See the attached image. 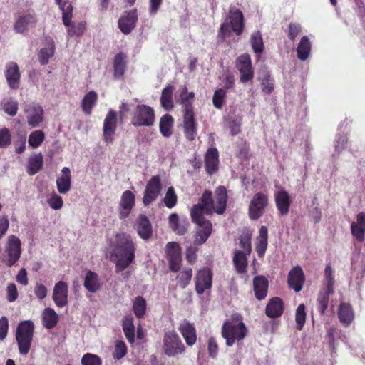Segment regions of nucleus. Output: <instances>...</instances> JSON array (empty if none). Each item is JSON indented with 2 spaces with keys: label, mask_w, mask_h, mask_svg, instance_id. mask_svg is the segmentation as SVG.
Wrapping results in <instances>:
<instances>
[{
  "label": "nucleus",
  "mask_w": 365,
  "mask_h": 365,
  "mask_svg": "<svg viewBox=\"0 0 365 365\" xmlns=\"http://www.w3.org/2000/svg\"><path fill=\"white\" fill-rule=\"evenodd\" d=\"M43 325L46 329L55 327L58 322V316L52 308H46L42 314Z\"/></svg>",
  "instance_id": "nucleus-43"
},
{
  "label": "nucleus",
  "mask_w": 365,
  "mask_h": 365,
  "mask_svg": "<svg viewBox=\"0 0 365 365\" xmlns=\"http://www.w3.org/2000/svg\"><path fill=\"white\" fill-rule=\"evenodd\" d=\"M179 91V103L182 106V114L195 113L193 106L195 93L192 91L188 92L186 86H180Z\"/></svg>",
  "instance_id": "nucleus-23"
},
{
  "label": "nucleus",
  "mask_w": 365,
  "mask_h": 365,
  "mask_svg": "<svg viewBox=\"0 0 365 365\" xmlns=\"http://www.w3.org/2000/svg\"><path fill=\"white\" fill-rule=\"evenodd\" d=\"M136 226L138 234L142 239L148 240L151 237L153 232L152 226L146 215H139Z\"/></svg>",
  "instance_id": "nucleus-35"
},
{
  "label": "nucleus",
  "mask_w": 365,
  "mask_h": 365,
  "mask_svg": "<svg viewBox=\"0 0 365 365\" xmlns=\"http://www.w3.org/2000/svg\"><path fill=\"white\" fill-rule=\"evenodd\" d=\"M34 333V324L31 320L20 322L16 329V340L19 354L26 355L31 349Z\"/></svg>",
  "instance_id": "nucleus-3"
},
{
  "label": "nucleus",
  "mask_w": 365,
  "mask_h": 365,
  "mask_svg": "<svg viewBox=\"0 0 365 365\" xmlns=\"http://www.w3.org/2000/svg\"><path fill=\"white\" fill-rule=\"evenodd\" d=\"M311 51V43L309 38L307 36H304L299 43L297 48V56L302 61H305Z\"/></svg>",
  "instance_id": "nucleus-47"
},
{
  "label": "nucleus",
  "mask_w": 365,
  "mask_h": 365,
  "mask_svg": "<svg viewBox=\"0 0 365 365\" xmlns=\"http://www.w3.org/2000/svg\"><path fill=\"white\" fill-rule=\"evenodd\" d=\"M269 282L264 276H257L253 279L255 296L258 300L265 299L267 295Z\"/></svg>",
  "instance_id": "nucleus-31"
},
{
  "label": "nucleus",
  "mask_w": 365,
  "mask_h": 365,
  "mask_svg": "<svg viewBox=\"0 0 365 365\" xmlns=\"http://www.w3.org/2000/svg\"><path fill=\"white\" fill-rule=\"evenodd\" d=\"M338 317L344 327H349L355 317L352 306L349 303L341 302L339 307Z\"/></svg>",
  "instance_id": "nucleus-30"
},
{
  "label": "nucleus",
  "mask_w": 365,
  "mask_h": 365,
  "mask_svg": "<svg viewBox=\"0 0 365 365\" xmlns=\"http://www.w3.org/2000/svg\"><path fill=\"white\" fill-rule=\"evenodd\" d=\"M334 293V290L330 292L327 289L324 288L320 291L317 297V309L321 315H323L328 307L329 302V296Z\"/></svg>",
  "instance_id": "nucleus-45"
},
{
  "label": "nucleus",
  "mask_w": 365,
  "mask_h": 365,
  "mask_svg": "<svg viewBox=\"0 0 365 365\" xmlns=\"http://www.w3.org/2000/svg\"><path fill=\"white\" fill-rule=\"evenodd\" d=\"M128 352V348L125 343L122 340H117L115 344L113 356L116 360L123 358Z\"/></svg>",
  "instance_id": "nucleus-58"
},
{
  "label": "nucleus",
  "mask_w": 365,
  "mask_h": 365,
  "mask_svg": "<svg viewBox=\"0 0 365 365\" xmlns=\"http://www.w3.org/2000/svg\"><path fill=\"white\" fill-rule=\"evenodd\" d=\"M44 139V133L41 130H36L29 135V145L33 148H38L43 142Z\"/></svg>",
  "instance_id": "nucleus-54"
},
{
  "label": "nucleus",
  "mask_w": 365,
  "mask_h": 365,
  "mask_svg": "<svg viewBox=\"0 0 365 365\" xmlns=\"http://www.w3.org/2000/svg\"><path fill=\"white\" fill-rule=\"evenodd\" d=\"M174 86L168 84L164 88L161 93L160 104L166 110H170L173 108V94Z\"/></svg>",
  "instance_id": "nucleus-41"
},
{
  "label": "nucleus",
  "mask_w": 365,
  "mask_h": 365,
  "mask_svg": "<svg viewBox=\"0 0 365 365\" xmlns=\"http://www.w3.org/2000/svg\"><path fill=\"white\" fill-rule=\"evenodd\" d=\"M207 215V209L201 204L194 205L190 211V216L194 223L199 225L209 221L206 220L204 215Z\"/></svg>",
  "instance_id": "nucleus-44"
},
{
  "label": "nucleus",
  "mask_w": 365,
  "mask_h": 365,
  "mask_svg": "<svg viewBox=\"0 0 365 365\" xmlns=\"http://www.w3.org/2000/svg\"><path fill=\"white\" fill-rule=\"evenodd\" d=\"M43 156L41 153L35 155L30 158L28 162L27 172L29 175H33L37 173L42 168Z\"/></svg>",
  "instance_id": "nucleus-48"
},
{
  "label": "nucleus",
  "mask_w": 365,
  "mask_h": 365,
  "mask_svg": "<svg viewBox=\"0 0 365 365\" xmlns=\"http://www.w3.org/2000/svg\"><path fill=\"white\" fill-rule=\"evenodd\" d=\"M49 206L53 210H60L63 205V199L61 196L57 195L55 192H53L50 197L47 200Z\"/></svg>",
  "instance_id": "nucleus-64"
},
{
  "label": "nucleus",
  "mask_w": 365,
  "mask_h": 365,
  "mask_svg": "<svg viewBox=\"0 0 365 365\" xmlns=\"http://www.w3.org/2000/svg\"><path fill=\"white\" fill-rule=\"evenodd\" d=\"M333 273L334 272L331 264H327L324 269V279L326 281L325 289H327L330 292L334 290V278Z\"/></svg>",
  "instance_id": "nucleus-61"
},
{
  "label": "nucleus",
  "mask_w": 365,
  "mask_h": 365,
  "mask_svg": "<svg viewBox=\"0 0 365 365\" xmlns=\"http://www.w3.org/2000/svg\"><path fill=\"white\" fill-rule=\"evenodd\" d=\"M163 200L166 207L169 209H171L176 205L178 202V196L173 187L170 186L168 188Z\"/></svg>",
  "instance_id": "nucleus-56"
},
{
  "label": "nucleus",
  "mask_w": 365,
  "mask_h": 365,
  "mask_svg": "<svg viewBox=\"0 0 365 365\" xmlns=\"http://www.w3.org/2000/svg\"><path fill=\"white\" fill-rule=\"evenodd\" d=\"M56 187L59 193L66 194L71 187V175L69 168L61 170V175L56 179Z\"/></svg>",
  "instance_id": "nucleus-33"
},
{
  "label": "nucleus",
  "mask_w": 365,
  "mask_h": 365,
  "mask_svg": "<svg viewBox=\"0 0 365 365\" xmlns=\"http://www.w3.org/2000/svg\"><path fill=\"white\" fill-rule=\"evenodd\" d=\"M247 334L248 329L240 314H232L222 325L221 335L225 339L226 346L228 347L232 346L236 342L242 341Z\"/></svg>",
  "instance_id": "nucleus-2"
},
{
  "label": "nucleus",
  "mask_w": 365,
  "mask_h": 365,
  "mask_svg": "<svg viewBox=\"0 0 365 365\" xmlns=\"http://www.w3.org/2000/svg\"><path fill=\"white\" fill-rule=\"evenodd\" d=\"M2 110L9 115L14 116L18 111V102L13 99H4L1 103Z\"/></svg>",
  "instance_id": "nucleus-52"
},
{
  "label": "nucleus",
  "mask_w": 365,
  "mask_h": 365,
  "mask_svg": "<svg viewBox=\"0 0 365 365\" xmlns=\"http://www.w3.org/2000/svg\"><path fill=\"white\" fill-rule=\"evenodd\" d=\"M174 118L170 114L163 115L159 123L160 132L163 137L169 138L173 134Z\"/></svg>",
  "instance_id": "nucleus-38"
},
{
  "label": "nucleus",
  "mask_w": 365,
  "mask_h": 365,
  "mask_svg": "<svg viewBox=\"0 0 365 365\" xmlns=\"http://www.w3.org/2000/svg\"><path fill=\"white\" fill-rule=\"evenodd\" d=\"M304 280V272L300 266H296L289 271L287 277V283L289 287L296 292H299L302 289Z\"/></svg>",
  "instance_id": "nucleus-18"
},
{
  "label": "nucleus",
  "mask_w": 365,
  "mask_h": 365,
  "mask_svg": "<svg viewBox=\"0 0 365 365\" xmlns=\"http://www.w3.org/2000/svg\"><path fill=\"white\" fill-rule=\"evenodd\" d=\"M61 10L63 11V22L66 26H68L71 24L72 18L73 6L71 3L68 1H63L57 3Z\"/></svg>",
  "instance_id": "nucleus-50"
},
{
  "label": "nucleus",
  "mask_w": 365,
  "mask_h": 365,
  "mask_svg": "<svg viewBox=\"0 0 365 365\" xmlns=\"http://www.w3.org/2000/svg\"><path fill=\"white\" fill-rule=\"evenodd\" d=\"M82 365H102V359L96 354L86 353L81 358Z\"/></svg>",
  "instance_id": "nucleus-63"
},
{
  "label": "nucleus",
  "mask_w": 365,
  "mask_h": 365,
  "mask_svg": "<svg viewBox=\"0 0 365 365\" xmlns=\"http://www.w3.org/2000/svg\"><path fill=\"white\" fill-rule=\"evenodd\" d=\"M138 19V16L136 9L125 11L118 20V28L123 34H129L136 26Z\"/></svg>",
  "instance_id": "nucleus-13"
},
{
  "label": "nucleus",
  "mask_w": 365,
  "mask_h": 365,
  "mask_svg": "<svg viewBox=\"0 0 365 365\" xmlns=\"http://www.w3.org/2000/svg\"><path fill=\"white\" fill-rule=\"evenodd\" d=\"M284 306L282 299L274 297L269 299L265 309V314L269 318H277L284 312Z\"/></svg>",
  "instance_id": "nucleus-28"
},
{
  "label": "nucleus",
  "mask_w": 365,
  "mask_h": 365,
  "mask_svg": "<svg viewBox=\"0 0 365 365\" xmlns=\"http://www.w3.org/2000/svg\"><path fill=\"white\" fill-rule=\"evenodd\" d=\"M127 56L123 52L117 53L113 60V76L115 78H120L124 75L126 67Z\"/></svg>",
  "instance_id": "nucleus-37"
},
{
  "label": "nucleus",
  "mask_w": 365,
  "mask_h": 365,
  "mask_svg": "<svg viewBox=\"0 0 365 365\" xmlns=\"http://www.w3.org/2000/svg\"><path fill=\"white\" fill-rule=\"evenodd\" d=\"M163 186L159 175H153L148 181L143 192V203L148 206L155 202L160 195Z\"/></svg>",
  "instance_id": "nucleus-8"
},
{
  "label": "nucleus",
  "mask_w": 365,
  "mask_h": 365,
  "mask_svg": "<svg viewBox=\"0 0 365 365\" xmlns=\"http://www.w3.org/2000/svg\"><path fill=\"white\" fill-rule=\"evenodd\" d=\"M269 205L268 195L265 192H259L255 193L250 200L248 215L250 220H257L264 213Z\"/></svg>",
  "instance_id": "nucleus-5"
},
{
  "label": "nucleus",
  "mask_w": 365,
  "mask_h": 365,
  "mask_svg": "<svg viewBox=\"0 0 365 365\" xmlns=\"http://www.w3.org/2000/svg\"><path fill=\"white\" fill-rule=\"evenodd\" d=\"M135 197L130 190L123 192L120 201L119 217L121 220L127 218L135 206Z\"/></svg>",
  "instance_id": "nucleus-19"
},
{
  "label": "nucleus",
  "mask_w": 365,
  "mask_h": 365,
  "mask_svg": "<svg viewBox=\"0 0 365 365\" xmlns=\"http://www.w3.org/2000/svg\"><path fill=\"white\" fill-rule=\"evenodd\" d=\"M115 238L112 256L116 258V271L122 272L133 262L136 248L131 237L125 233L117 234Z\"/></svg>",
  "instance_id": "nucleus-1"
},
{
  "label": "nucleus",
  "mask_w": 365,
  "mask_h": 365,
  "mask_svg": "<svg viewBox=\"0 0 365 365\" xmlns=\"http://www.w3.org/2000/svg\"><path fill=\"white\" fill-rule=\"evenodd\" d=\"M117 125V113L113 110H110L106 115L103 125V138L107 145L113 143Z\"/></svg>",
  "instance_id": "nucleus-10"
},
{
  "label": "nucleus",
  "mask_w": 365,
  "mask_h": 365,
  "mask_svg": "<svg viewBox=\"0 0 365 365\" xmlns=\"http://www.w3.org/2000/svg\"><path fill=\"white\" fill-rule=\"evenodd\" d=\"M351 235L359 242H363L365 240V212H361L356 216V222L351 224Z\"/></svg>",
  "instance_id": "nucleus-25"
},
{
  "label": "nucleus",
  "mask_w": 365,
  "mask_h": 365,
  "mask_svg": "<svg viewBox=\"0 0 365 365\" xmlns=\"http://www.w3.org/2000/svg\"><path fill=\"white\" fill-rule=\"evenodd\" d=\"M187 346H193L197 341V331L194 324L187 321L181 323L178 328Z\"/></svg>",
  "instance_id": "nucleus-27"
},
{
  "label": "nucleus",
  "mask_w": 365,
  "mask_h": 365,
  "mask_svg": "<svg viewBox=\"0 0 365 365\" xmlns=\"http://www.w3.org/2000/svg\"><path fill=\"white\" fill-rule=\"evenodd\" d=\"M195 290L198 294H202L206 289L212 287V272L210 269L204 267L200 269L195 277Z\"/></svg>",
  "instance_id": "nucleus-12"
},
{
  "label": "nucleus",
  "mask_w": 365,
  "mask_h": 365,
  "mask_svg": "<svg viewBox=\"0 0 365 365\" xmlns=\"http://www.w3.org/2000/svg\"><path fill=\"white\" fill-rule=\"evenodd\" d=\"M12 142V136L11 132L7 128L0 129V148H7L11 145Z\"/></svg>",
  "instance_id": "nucleus-60"
},
{
  "label": "nucleus",
  "mask_w": 365,
  "mask_h": 365,
  "mask_svg": "<svg viewBox=\"0 0 365 365\" xmlns=\"http://www.w3.org/2000/svg\"><path fill=\"white\" fill-rule=\"evenodd\" d=\"M24 112L26 113L27 123L32 128L40 125L43 120V108L37 104H29L26 106Z\"/></svg>",
  "instance_id": "nucleus-15"
},
{
  "label": "nucleus",
  "mask_w": 365,
  "mask_h": 365,
  "mask_svg": "<svg viewBox=\"0 0 365 365\" xmlns=\"http://www.w3.org/2000/svg\"><path fill=\"white\" fill-rule=\"evenodd\" d=\"M37 21L36 14L34 12H28L17 18L14 25V29L16 33L24 34L27 31L28 26H35Z\"/></svg>",
  "instance_id": "nucleus-22"
},
{
  "label": "nucleus",
  "mask_w": 365,
  "mask_h": 365,
  "mask_svg": "<svg viewBox=\"0 0 365 365\" xmlns=\"http://www.w3.org/2000/svg\"><path fill=\"white\" fill-rule=\"evenodd\" d=\"M163 350L169 357L182 354L185 349L178 334L175 331L166 332L163 337Z\"/></svg>",
  "instance_id": "nucleus-7"
},
{
  "label": "nucleus",
  "mask_w": 365,
  "mask_h": 365,
  "mask_svg": "<svg viewBox=\"0 0 365 365\" xmlns=\"http://www.w3.org/2000/svg\"><path fill=\"white\" fill-rule=\"evenodd\" d=\"M235 68L240 72V81L242 83H252L255 72L251 57L248 53H242L236 58Z\"/></svg>",
  "instance_id": "nucleus-6"
},
{
  "label": "nucleus",
  "mask_w": 365,
  "mask_h": 365,
  "mask_svg": "<svg viewBox=\"0 0 365 365\" xmlns=\"http://www.w3.org/2000/svg\"><path fill=\"white\" fill-rule=\"evenodd\" d=\"M169 225L177 235H183L187 232L190 222L187 219L180 220L176 213H173L169 216Z\"/></svg>",
  "instance_id": "nucleus-32"
},
{
  "label": "nucleus",
  "mask_w": 365,
  "mask_h": 365,
  "mask_svg": "<svg viewBox=\"0 0 365 365\" xmlns=\"http://www.w3.org/2000/svg\"><path fill=\"white\" fill-rule=\"evenodd\" d=\"M230 26L232 31L237 35L242 34L245 29V19L239 9H231L229 11Z\"/></svg>",
  "instance_id": "nucleus-21"
},
{
  "label": "nucleus",
  "mask_w": 365,
  "mask_h": 365,
  "mask_svg": "<svg viewBox=\"0 0 365 365\" xmlns=\"http://www.w3.org/2000/svg\"><path fill=\"white\" fill-rule=\"evenodd\" d=\"M182 126L185 138L188 141H194L197 135V123L195 113L182 114Z\"/></svg>",
  "instance_id": "nucleus-14"
},
{
  "label": "nucleus",
  "mask_w": 365,
  "mask_h": 365,
  "mask_svg": "<svg viewBox=\"0 0 365 365\" xmlns=\"http://www.w3.org/2000/svg\"><path fill=\"white\" fill-rule=\"evenodd\" d=\"M213 197L210 190H205L201 198V205L205 206L207 209V215H211L213 212Z\"/></svg>",
  "instance_id": "nucleus-57"
},
{
  "label": "nucleus",
  "mask_w": 365,
  "mask_h": 365,
  "mask_svg": "<svg viewBox=\"0 0 365 365\" xmlns=\"http://www.w3.org/2000/svg\"><path fill=\"white\" fill-rule=\"evenodd\" d=\"M251 45L252 50L256 53H261L264 51V43L261 33L257 31L254 32L251 36Z\"/></svg>",
  "instance_id": "nucleus-53"
},
{
  "label": "nucleus",
  "mask_w": 365,
  "mask_h": 365,
  "mask_svg": "<svg viewBox=\"0 0 365 365\" xmlns=\"http://www.w3.org/2000/svg\"><path fill=\"white\" fill-rule=\"evenodd\" d=\"M155 120L154 109L148 105L138 104L133 112L130 122L136 128L151 127L154 125Z\"/></svg>",
  "instance_id": "nucleus-4"
},
{
  "label": "nucleus",
  "mask_w": 365,
  "mask_h": 365,
  "mask_svg": "<svg viewBox=\"0 0 365 365\" xmlns=\"http://www.w3.org/2000/svg\"><path fill=\"white\" fill-rule=\"evenodd\" d=\"M102 282L98 274L91 270H88L86 272L83 286L87 291L91 293H96L102 287Z\"/></svg>",
  "instance_id": "nucleus-29"
},
{
  "label": "nucleus",
  "mask_w": 365,
  "mask_h": 365,
  "mask_svg": "<svg viewBox=\"0 0 365 365\" xmlns=\"http://www.w3.org/2000/svg\"><path fill=\"white\" fill-rule=\"evenodd\" d=\"M247 254L241 250H236L233 257V264L235 270L239 274H244L247 272Z\"/></svg>",
  "instance_id": "nucleus-39"
},
{
  "label": "nucleus",
  "mask_w": 365,
  "mask_h": 365,
  "mask_svg": "<svg viewBox=\"0 0 365 365\" xmlns=\"http://www.w3.org/2000/svg\"><path fill=\"white\" fill-rule=\"evenodd\" d=\"M98 101V94L96 91H91L86 93L81 102V108L86 115H91L93 106Z\"/></svg>",
  "instance_id": "nucleus-42"
},
{
  "label": "nucleus",
  "mask_w": 365,
  "mask_h": 365,
  "mask_svg": "<svg viewBox=\"0 0 365 365\" xmlns=\"http://www.w3.org/2000/svg\"><path fill=\"white\" fill-rule=\"evenodd\" d=\"M219 153L216 148H210L205 155V170L208 175H212L218 170Z\"/></svg>",
  "instance_id": "nucleus-24"
},
{
  "label": "nucleus",
  "mask_w": 365,
  "mask_h": 365,
  "mask_svg": "<svg viewBox=\"0 0 365 365\" xmlns=\"http://www.w3.org/2000/svg\"><path fill=\"white\" fill-rule=\"evenodd\" d=\"M6 252L8 255L6 265L12 267L18 262L21 254V243L19 237L15 235L9 237Z\"/></svg>",
  "instance_id": "nucleus-11"
},
{
  "label": "nucleus",
  "mask_w": 365,
  "mask_h": 365,
  "mask_svg": "<svg viewBox=\"0 0 365 365\" xmlns=\"http://www.w3.org/2000/svg\"><path fill=\"white\" fill-rule=\"evenodd\" d=\"M198 230L196 231L194 239V244L201 245L206 242L212 231V225L210 221L197 225Z\"/></svg>",
  "instance_id": "nucleus-34"
},
{
  "label": "nucleus",
  "mask_w": 365,
  "mask_h": 365,
  "mask_svg": "<svg viewBox=\"0 0 365 365\" xmlns=\"http://www.w3.org/2000/svg\"><path fill=\"white\" fill-rule=\"evenodd\" d=\"M4 76L11 89L19 88L21 73L16 63L11 61L6 65Z\"/></svg>",
  "instance_id": "nucleus-16"
},
{
  "label": "nucleus",
  "mask_w": 365,
  "mask_h": 365,
  "mask_svg": "<svg viewBox=\"0 0 365 365\" xmlns=\"http://www.w3.org/2000/svg\"><path fill=\"white\" fill-rule=\"evenodd\" d=\"M133 310L135 317L138 319H141L145 314L146 311V302L145 299L141 297H137L133 305Z\"/></svg>",
  "instance_id": "nucleus-51"
},
{
  "label": "nucleus",
  "mask_w": 365,
  "mask_h": 365,
  "mask_svg": "<svg viewBox=\"0 0 365 365\" xmlns=\"http://www.w3.org/2000/svg\"><path fill=\"white\" fill-rule=\"evenodd\" d=\"M48 44V48H41L38 53V60L41 65L47 64L55 52V43L52 38H50Z\"/></svg>",
  "instance_id": "nucleus-46"
},
{
  "label": "nucleus",
  "mask_w": 365,
  "mask_h": 365,
  "mask_svg": "<svg viewBox=\"0 0 365 365\" xmlns=\"http://www.w3.org/2000/svg\"><path fill=\"white\" fill-rule=\"evenodd\" d=\"M274 200L279 214L287 215L292 203L289 193L284 190H280L275 194Z\"/></svg>",
  "instance_id": "nucleus-26"
},
{
  "label": "nucleus",
  "mask_w": 365,
  "mask_h": 365,
  "mask_svg": "<svg viewBox=\"0 0 365 365\" xmlns=\"http://www.w3.org/2000/svg\"><path fill=\"white\" fill-rule=\"evenodd\" d=\"M268 245V230L266 226L259 228V236L256 239V252L259 257H264Z\"/></svg>",
  "instance_id": "nucleus-36"
},
{
  "label": "nucleus",
  "mask_w": 365,
  "mask_h": 365,
  "mask_svg": "<svg viewBox=\"0 0 365 365\" xmlns=\"http://www.w3.org/2000/svg\"><path fill=\"white\" fill-rule=\"evenodd\" d=\"M68 287L63 281L58 282L53 291V299L58 307H63L68 304Z\"/></svg>",
  "instance_id": "nucleus-20"
},
{
  "label": "nucleus",
  "mask_w": 365,
  "mask_h": 365,
  "mask_svg": "<svg viewBox=\"0 0 365 365\" xmlns=\"http://www.w3.org/2000/svg\"><path fill=\"white\" fill-rule=\"evenodd\" d=\"M122 328L128 341L131 344H133L135 341V329L133 324V318L131 315L123 317Z\"/></svg>",
  "instance_id": "nucleus-40"
},
{
  "label": "nucleus",
  "mask_w": 365,
  "mask_h": 365,
  "mask_svg": "<svg viewBox=\"0 0 365 365\" xmlns=\"http://www.w3.org/2000/svg\"><path fill=\"white\" fill-rule=\"evenodd\" d=\"M165 252L170 270L173 272H179L182 264L180 245L175 242H170L166 245Z\"/></svg>",
  "instance_id": "nucleus-9"
},
{
  "label": "nucleus",
  "mask_w": 365,
  "mask_h": 365,
  "mask_svg": "<svg viewBox=\"0 0 365 365\" xmlns=\"http://www.w3.org/2000/svg\"><path fill=\"white\" fill-rule=\"evenodd\" d=\"M227 198L226 187L223 185L217 187L213 198V212L218 215H222L226 210Z\"/></svg>",
  "instance_id": "nucleus-17"
},
{
  "label": "nucleus",
  "mask_w": 365,
  "mask_h": 365,
  "mask_svg": "<svg viewBox=\"0 0 365 365\" xmlns=\"http://www.w3.org/2000/svg\"><path fill=\"white\" fill-rule=\"evenodd\" d=\"M192 277V269L190 267L184 268L176 277L178 284L182 289L186 288L190 283Z\"/></svg>",
  "instance_id": "nucleus-49"
},
{
  "label": "nucleus",
  "mask_w": 365,
  "mask_h": 365,
  "mask_svg": "<svg viewBox=\"0 0 365 365\" xmlns=\"http://www.w3.org/2000/svg\"><path fill=\"white\" fill-rule=\"evenodd\" d=\"M262 91L266 94H271L274 91V80L269 73H266L262 79Z\"/></svg>",
  "instance_id": "nucleus-62"
},
{
  "label": "nucleus",
  "mask_w": 365,
  "mask_h": 365,
  "mask_svg": "<svg viewBox=\"0 0 365 365\" xmlns=\"http://www.w3.org/2000/svg\"><path fill=\"white\" fill-rule=\"evenodd\" d=\"M295 321L297 323V329L302 330L306 321L305 305L304 304H301L298 306L295 314Z\"/></svg>",
  "instance_id": "nucleus-59"
},
{
  "label": "nucleus",
  "mask_w": 365,
  "mask_h": 365,
  "mask_svg": "<svg viewBox=\"0 0 365 365\" xmlns=\"http://www.w3.org/2000/svg\"><path fill=\"white\" fill-rule=\"evenodd\" d=\"M227 92L224 88L217 89L213 95L212 103L215 108L222 109L226 100Z\"/></svg>",
  "instance_id": "nucleus-55"
}]
</instances>
